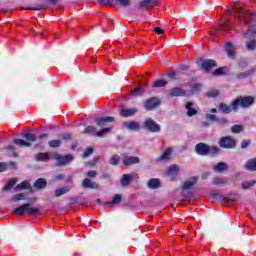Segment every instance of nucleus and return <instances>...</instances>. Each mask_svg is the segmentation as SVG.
I'll list each match as a JSON object with an SVG mask.
<instances>
[{
  "instance_id": "obj_53",
  "label": "nucleus",
  "mask_w": 256,
  "mask_h": 256,
  "mask_svg": "<svg viewBox=\"0 0 256 256\" xmlns=\"http://www.w3.org/2000/svg\"><path fill=\"white\" fill-rule=\"evenodd\" d=\"M251 145V140H243L241 143V149H247Z\"/></svg>"
},
{
  "instance_id": "obj_57",
  "label": "nucleus",
  "mask_w": 256,
  "mask_h": 256,
  "mask_svg": "<svg viewBox=\"0 0 256 256\" xmlns=\"http://www.w3.org/2000/svg\"><path fill=\"white\" fill-rule=\"evenodd\" d=\"M154 32L157 33V35H163V33H165L161 27H155Z\"/></svg>"
},
{
  "instance_id": "obj_41",
  "label": "nucleus",
  "mask_w": 256,
  "mask_h": 256,
  "mask_svg": "<svg viewBox=\"0 0 256 256\" xmlns=\"http://www.w3.org/2000/svg\"><path fill=\"white\" fill-rule=\"evenodd\" d=\"M167 85V81L163 79L155 80L152 87L159 88V87H165Z\"/></svg>"
},
{
  "instance_id": "obj_28",
  "label": "nucleus",
  "mask_w": 256,
  "mask_h": 256,
  "mask_svg": "<svg viewBox=\"0 0 256 256\" xmlns=\"http://www.w3.org/2000/svg\"><path fill=\"white\" fill-rule=\"evenodd\" d=\"M219 109L222 113H225L226 115H229L233 111V106H229L225 103H220Z\"/></svg>"
},
{
  "instance_id": "obj_19",
  "label": "nucleus",
  "mask_w": 256,
  "mask_h": 256,
  "mask_svg": "<svg viewBox=\"0 0 256 256\" xmlns=\"http://www.w3.org/2000/svg\"><path fill=\"white\" fill-rule=\"evenodd\" d=\"M155 5H157V0H143L140 2V9L153 8Z\"/></svg>"
},
{
  "instance_id": "obj_64",
  "label": "nucleus",
  "mask_w": 256,
  "mask_h": 256,
  "mask_svg": "<svg viewBox=\"0 0 256 256\" xmlns=\"http://www.w3.org/2000/svg\"><path fill=\"white\" fill-rule=\"evenodd\" d=\"M48 135L47 134H42L40 135V139H47Z\"/></svg>"
},
{
  "instance_id": "obj_58",
  "label": "nucleus",
  "mask_w": 256,
  "mask_h": 256,
  "mask_svg": "<svg viewBox=\"0 0 256 256\" xmlns=\"http://www.w3.org/2000/svg\"><path fill=\"white\" fill-rule=\"evenodd\" d=\"M213 75L215 76L223 75V68H218L214 70Z\"/></svg>"
},
{
  "instance_id": "obj_22",
  "label": "nucleus",
  "mask_w": 256,
  "mask_h": 256,
  "mask_svg": "<svg viewBox=\"0 0 256 256\" xmlns=\"http://www.w3.org/2000/svg\"><path fill=\"white\" fill-rule=\"evenodd\" d=\"M135 113H137L136 108H127V109H122L120 111L121 117H133V115H135Z\"/></svg>"
},
{
  "instance_id": "obj_17",
  "label": "nucleus",
  "mask_w": 256,
  "mask_h": 256,
  "mask_svg": "<svg viewBox=\"0 0 256 256\" xmlns=\"http://www.w3.org/2000/svg\"><path fill=\"white\" fill-rule=\"evenodd\" d=\"M115 121L114 117L106 116L102 118H97L95 122L97 123L98 127H104L106 123H113Z\"/></svg>"
},
{
  "instance_id": "obj_14",
  "label": "nucleus",
  "mask_w": 256,
  "mask_h": 256,
  "mask_svg": "<svg viewBox=\"0 0 256 256\" xmlns=\"http://www.w3.org/2000/svg\"><path fill=\"white\" fill-rule=\"evenodd\" d=\"M82 187L84 189H99L97 182L91 181L89 178H85L82 182Z\"/></svg>"
},
{
  "instance_id": "obj_16",
  "label": "nucleus",
  "mask_w": 256,
  "mask_h": 256,
  "mask_svg": "<svg viewBox=\"0 0 256 256\" xmlns=\"http://www.w3.org/2000/svg\"><path fill=\"white\" fill-rule=\"evenodd\" d=\"M123 127L129 129V131H139V129H141V125L139 124V122L135 121L124 122Z\"/></svg>"
},
{
  "instance_id": "obj_25",
  "label": "nucleus",
  "mask_w": 256,
  "mask_h": 256,
  "mask_svg": "<svg viewBox=\"0 0 256 256\" xmlns=\"http://www.w3.org/2000/svg\"><path fill=\"white\" fill-rule=\"evenodd\" d=\"M47 187V180L45 178H39L34 183V189H45Z\"/></svg>"
},
{
  "instance_id": "obj_3",
  "label": "nucleus",
  "mask_w": 256,
  "mask_h": 256,
  "mask_svg": "<svg viewBox=\"0 0 256 256\" xmlns=\"http://www.w3.org/2000/svg\"><path fill=\"white\" fill-rule=\"evenodd\" d=\"M12 213L13 215H25V213H27V215H37L39 209L33 208L31 204L26 203L14 209Z\"/></svg>"
},
{
  "instance_id": "obj_43",
  "label": "nucleus",
  "mask_w": 256,
  "mask_h": 256,
  "mask_svg": "<svg viewBox=\"0 0 256 256\" xmlns=\"http://www.w3.org/2000/svg\"><path fill=\"white\" fill-rule=\"evenodd\" d=\"M256 33V28L253 27V28H250L247 30L246 33H244V37H246V39H251V37H253V35H255Z\"/></svg>"
},
{
  "instance_id": "obj_20",
  "label": "nucleus",
  "mask_w": 256,
  "mask_h": 256,
  "mask_svg": "<svg viewBox=\"0 0 256 256\" xmlns=\"http://www.w3.org/2000/svg\"><path fill=\"white\" fill-rule=\"evenodd\" d=\"M169 94L171 97H184L185 95V90L181 89V88H171L169 90Z\"/></svg>"
},
{
  "instance_id": "obj_40",
  "label": "nucleus",
  "mask_w": 256,
  "mask_h": 256,
  "mask_svg": "<svg viewBox=\"0 0 256 256\" xmlns=\"http://www.w3.org/2000/svg\"><path fill=\"white\" fill-rule=\"evenodd\" d=\"M246 47L248 51H254V49H256V40L251 39L248 42H246Z\"/></svg>"
},
{
  "instance_id": "obj_21",
  "label": "nucleus",
  "mask_w": 256,
  "mask_h": 256,
  "mask_svg": "<svg viewBox=\"0 0 256 256\" xmlns=\"http://www.w3.org/2000/svg\"><path fill=\"white\" fill-rule=\"evenodd\" d=\"M199 177L193 176L190 179L186 180L182 186V189H191L195 183H197Z\"/></svg>"
},
{
  "instance_id": "obj_2",
  "label": "nucleus",
  "mask_w": 256,
  "mask_h": 256,
  "mask_svg": "<svg viewBox=\"0 0 256 256\" xmlns=\"http://www.w3.org/2000/svg\"><path fill=\"white\" fill-rule=\"evenodd\" d=\"M253 103H255V98H253L252 96L239 97L232 102V109L233 111H237V109H239V105L240 107L247 109L251 107Z\"/></svg>"
},
{
  "instance_id": "obj_59",
  "label": "nucleus",
  "mask_w": 256,
  "mask_h": 256,
  "mask_svg": "<svg viewBox=\"0 0 256 256\" xmlns=\"http://www.w3.org/2000/svg\"><path fill=\"white\" fill-rule=\"evenodd\" d=\"M180 71H189L190 67L189 65L181 64L179 66Z\"/></svg>"
},
{
  "instance_id": "obj_31",
  "label": "nucleus",
  "mask_w": 256,
  "mask_h": 256,
  "mask_svg": "<svg viewBox=\"0 0 256 256\" xmlns=\"http://www.w3.org/2000/svg\"><path fill=\"white\" fill-rule=\"evenodd\" d=\"M160 185H161V183L159 182V179L152 178L148 182L149 189H159Z\"/></svg>"
},
{
  "instance_id": "obj_12",
  "label": "nucleus",
  "mask_w": 256,
  "mask_h": 256,
  "mask_svg": "<svg viewBox=\"0 0 256 256\" xmlns=\"http://www.w3.org/2000/svg\"><path fill=\"white\" fill-rule=\"evenodd\" d=\"M139 157L137 156H125L122 160L123 165L129 167L131 165H137L139 163Z\"/></svg>"
},
{
  "instance_id": "obj_9",
  "label": "nucleus",
  "mask_w": 256,
  "mask_h": 256,
  "mask_svg": "<svg viewBox=\"0 0 256 256\" xmlns=\"http://www.w3.org/2000/svg\"><path fill=\"white\" fill-rule=\"evenodd\" d=\"M159 105H161L159 98L153 97L151 99H148L145 102L144 107H145V109H147V111H151V110L155 109L156 107H159Z\"/></svg>"
},
{
  "instance_id": "obj_37",
  "label": "nucleus",
  "mask_w": 256,
  "mask_h": 256,
  "mask_svg": "<svg viewBox=\"0 0 256 256\" xmlns=\"http://www.w3.org/2000/svg\"><path fill=\"white\" fill-rule=\"evenodd\" d=\"M119 161H121V156H119L118 154H114L113 156H111L109 163L110 165H119Z\"/></svg>"
},
{
  "instance_id": "obj_1",
  "label": "nucleus",
  "mask_w": 256,
  "mask_h": 256,
  "mask_svg": "<svg viewBox=\"0 0 256 256\" xmlns=\"http://www.w3.org/2000/svg\"><path fill=\"white\" fill-rule=\"evenodd\" d=\"M233 13H235V17L239 22L245 21L246 23H249L253 21V18H251V12L245 8L234 7L229 10V15H232Z\"/></svg>"
},
{
  "instance_id": "obj_33",
  "label": "nucleus",
  "mask_w": 256,
  "mask_h": 256,
  "mask_svg": "<svg viewBox=\"0 0 256 256\" xmlns=\"http://www.w3.org/2000/svg\"><path fill=\"white\" fill-rule=\"evenodd\" d=\"M71 188L69 187H62L60 189L55 190V197H61V195H65V193H69Z\"/></svg>"
},
{
  "instance_id": "obj_47",
  "label": "nucleus",
  "mask_w": 256,
  "mask_h": 256,
  "mask_svg": "<svg viewBox=\"0 0 256 256\" xmlns=\"http://www.w3.org/2000/svg\"><path fill=\"white\" fill-rule=\"evenodd\" d=\"M231 131L235 134L241 133L243 131V125H233Z\"/></svg>"
},
{
  "instance_id": "obj_39",
  "label": "nucleus",
  "mask_w": 256,
  "mask_h": 256,
  "mask_svg": "<svg viewBox=\"0 0 256 256\" xmlns=\"http://www.w3.org/2000/svg\"><path fill=\"white\" fill-rule=\"evenodd\" d=\"M15 183H17V178H12L3 188L4 191H11V189L13 188V185H15Z\"/></svg>"
},
{
  "instance_id": "obj_34",
  "label": "nucleus",
  "mask_w": 256,
  "mask_h": 256,
  "mask_svg": "<svg viewBox=\"0 0 256 256\" xmlns=\"http://www.w3.org/2000/svg\"><path fill=\"white\" fill-rule=\"evenodd\" d=\"M123 197L121 196V194H116L112 201L110 202H105V205H117L120 201H122Z\"/></svg>"
},
{
  "instance_id": "obj_63",
  "label": "nucleus",
  "mask_w": 256,
  "mask_h": 256,
  "mask_svg": "<svg viewBox=\"0 0 256 256\" xmlns=\"http://www.w3.org/2000/svg\"><path fill=\"white\" fill-rule=\"evenodd\" d=\"M48 3H50V5H59V0H48Z\"/></svg>"
},
{
  "instance_id": "obj_54",
  "label": "nucleus",
  "mask_w": 256,
  "mask_h": 256,
  "mask_svg": "<svg viewBox=\"0 0 256 256\" xmlns=\"http://www.w3.org/2000/svg\"><path fill=\"white\" fill-rule=\"evenodd\" d=\"M216 121L220 125H228V123H229V120H227V118H218Z\"/></svg>"
},
{
  "instance_id": "obj_42",
  "label": "nucleus",
  "mask_w": 256,
  "mask_h": 256,
  "mask_svg": "<svg viewBox=\"0 0 256 256\" xmlns=\"http://www.w3.org/2000/svg\"><path fill=\"white\" fill-rule=\"evenodd\" d=\"M221 150L217 146H208V155H218Z\"/></svg>"
},
{
  "instance_id": "obj_30",
  "label": "nucleus",
  "mask_w": 256,
  "mask_h": 256,
  "mask_svg": "<svg viewBox=\"0 0 256 256\" xmlns=\"http://www.w3.org/2000/svg\"><path fill=\"white\" fill-rule=\"evenodd\" d=\"M15 191H21L22 189H33L31 184L28 181H23L22 183L18 184L15 188Z\"/></svg>"
},
{
  "instance_id": "obj_49",
  "label": "nucleus",
  "mask_w": 256,
  "mask_h": 256,
  "mask_svg": "<svg viewBox=\"0 0 256 256\" xmlns=\"http://www.w3.org/2000/svg\"><path fill=\"white\" fill-rule=\"evenodd\" d=\"M86 177H88V179H95L97 177V171L95 170L88 171L86 173Z\"/></svg>"
},
{
  "instance_id": "obj_62",
  "label": "nucleus",
  "mask_w": 256,
  "mask_h": 256,
  "mask_svg": "<svg viewBox=\"0 0 256 256\" xmlns=\"http://www.w3.org/2000/svg\"><path fill=\"white\" fill-rule=\"evenodd\" d=\"M61 137L64 139V141L71 140V134H62Z\"/></svg>"
},
{
  "instance_id": "obj_48",
  "label": "nucleus",
  "mask_w": 256,
  "mask_h": 256,
  "mask_svg": "<svg viewBox=\"0 0 256 256\" xmlns=\"http://www.w3.org/2000/svg\"><path fill=\"white\" fill-rule=\"evenodd\" d=\"M255 180H252L250 182H244L242 183V189H250V187H253L255 185Z\"/></svg>"
},
{
  "instance_id": "obj_35",
  "label": "nucleus",
  "mask_w": 256,
  "mask_h": 256,
  "mask_svg": "<svg viewBox=\"0 0 256 256\" xmlns=\"http://www.w3.org/2000/svg\"><path fill=\"white\" fill-rule=\"evenodd\" d=\"M14 143L19 147H31V142H27L23 139H14Z\"/></svg>"
},
{
  "instance_id": "obj_46",
  "label": "nucleus",
  "mask_w": 256,
  "mask_h": 256,
  "mask_svg": "<svg viewBox=\"0 0 256 256\" xmlns=\"http://www.w3.org/2000/svg\"><path fill=\"white\" fill-rule=\"evenodd\" d=\"M26 11H41L42 9H47V6L45 5H39L38 7H28V8H23Z\"/></svg>"
},
{
  "instance_id": "obj_18",
  "label": "nucleus",
  "mask_w": 256,
  "mask_h": 256,
  "mask_svg": "<svg viewBox=\"0 0 256 256\" xmlns=\"http://www.w3.org/2000/svg\"><path fill=\"white\" fill-rule=\"evenodd\" d=\"M167 175L168 177H177V175H179V166L177 164L171 165L167 169Z\"/></svg>"
},
{
  "instance_id": "obj_60",
  "label": "nucleus",
  "mask_w": 256,
  "mask_h": 256,
  "mask_svg": "<svg viewBox=\"0 0 256 256\" xmlns=\"http://www.w3.org/2000/svg\"><path fill=\"white\" fill-rule=\"evenodd\" d=\"M3 171H7V164L1 162L0 163V173H3Z\"/></svg>"
},
{
  "instance_id": "obj_26",
  "label": "nucleus",
  "mask_w": 256,
  "mask_h": 256,
  "mask_svg": "<svg viewBox=\"0 0 256 256\" xmlns=\"http://www.w3.org/2000/svg\"><path fill=\"white\" fill-rule=\"evenodd\" d=\"M228 182L227 177H215L212 180L213 185H227Z\"/></svg>"
},
{
  "instance_id": "obj_6",
  "label": "nucleus",
  "mask_w": 256,
  "mask_h": 256,
  "mask_svg": "<svg viewBox=\"0 0 256 256\" xmlns=\"http://www.w3.org/2000/svg\"><path fill=\"white\" fill-rule=\"evenodd\" d=\"M97 131V128L93 127V126H88L85 128L84 133L88 134V135H95V137H103V135H105V133H109V131H111V128H103L102 130Z\"/></svg>"
},
{
  "instance_id": "obj_10",
  "label": "nucleus",
  "mask_w": 256,
  "mask_h": 256,
  "mask_svg": "<svg viewBox=\"0 0 256 256\" xmlns=\"http://www.w3.org/2000/svg\"><path fill=\"white\" fill-rule=\"evenodd\" d=\"M201 68L204 71H211L213 67H217V63H215V60L207 59V60H200Z\"/></svg>"
},
{
  "instance_id": "obj_4",
  "label": "nucleus",
  "mask_w": 256,
  "mask_h": 256,
  "mask_svg": "<svg viewBox=\"0 0 256 256\" xmlns=\"http://www.w3.org/2000/svg\"><path fill=\"white\" fill-rule=\"evenodd\" d=\"M218 145L222 149H235L237 147V140L231 136H224L220 138Z\"/></svg>"
},
{
  "instance_id": "obj_56",
  "label": "nucleus",
  "mask_w": 256,
  "mask_h": 256,
  "mask_svg": "<svg viewBox=\"0 0 256 256\" xmlns=\"http://www.w3.org/2000/svg\"><path fill=\"white\" fill-rule=\"evenodd\" d=\"M206 119L208 120V121H217V116H215V115H213V114H207L206 115Z\"/></svg>"
},
{
  "instance_id": "obj_29",
  "label": "nucleus",
  "mask_w": 256,
  "mask_h": 256,
  "mask_svg": "<svg viewBox=\"0 0 256 256\" xmlns=\"http://www.w3.org/2000/svg\"><path fill=\"white\" fill-rule=\"evenodd\" d=\"M187 115L188 117H193V115H197V111L193 108V102L186 103Z\"/></svg>"
},
{
  "instance_id": "obj_45",
  "label": "nucleus",
  "mask_w": 256,
  "mask_h": 256,
  "mask_svg": "<svg viewBox=\"0 0 256 256\" xmlns=\"http://www.w3.org/2000/svg\"><path fill=\"white\" fill-rule=\"evenodd\" d=\"M253 73H255V70H253V69L248 70L246 72H242V73L238 74V77H239V79H243L245 77H249L250 75H253Z\"/></svg>"
},
{
  "instance_id": "obj_38",
  "label": "nucleus",
  "mask_w": 256,
  "mask_h": 256,
  "mask_svg": "<svg viewBox=\"0 0 256 256\" xmlns=\"http://www.w3.org/2000/svg\"><path fill=\"white\" fill-rule=\"evenodd\" d=\"M62 143L63 142L61 140H51L48 142V145L51 149H57V147H61Z\"/></svg>"
},
{
  "instance_id": "obj_8",
  "label": "nucleus",
  "mask_w": 256,
  "mask_h": 256,
  "mask_svg": "<svg viewBox=\"0 0 256 256\" xmlns=\"http://www.w3.org/2000/svg\"><path fill=\"white\" fill-rule=\"evenodd\" d=\"M135 179H139V174L133 172L130 174H124L122 176V179L120 180V183L122 187H127L131 183V181H135Z\"/></svg>"
},
{
  "instance_id": "obj_24",
  "label": "nucleus",
  "mask_w": 256,
  "mask_h": 256,
  "mask_svg": "<svg viewBox=\"0 0 256 256\" xmlns=\"http://www.w3.org/2000/svg\"><path fill=\"white\" fill-rule=\"evenodd\" d=\"M173 153V148H167L164 153L158 158V161H169L171 159V154Z\"/></svg>"
},
{
  "instance_id": "obj_51",
  "label": "nucleus",
  "mask_w": 256,
  "mask_h": 256,
  "mask_svg": "<svg viewBox=\"0 0 256 256\" xmlns=\"http://www.w3.org/2000/svg\"><path fill=\"white\" fill-rule=\"evenodd\" d=\"M118 3H120V5H122V7H129V5H131V0H117Z\"/></svg>"
},
{
  "instance_id": "obj_13",
  "label": "nucleus",
  "mask_w": 256,
  "mask_h": 256,
  "mask_svg": "<svg viewBox=\"0 0 256 256\" xmlns=\"http://www.w3.org/2000/svg\"><path fill=\"white\" fill-rule=\"evenodd\" d=\"M231 31V24L227 21L222 22L218 27V31L214 32V35H219L220 33H229Z\"/></svg>"
},
{
  "instance_id": "obj_52",
  "label": "nucleus",
  "mask_w": 256,
  "mask_h": 256,
  "mask_svg": "<svg viewBox=\"0 0 256 256\" xmlns=\"http://www.w3.org/2000/svg\"><path fill=\"white\" fill-rule=\"evenodd\" d=\"M89 155H93V148H87V149L84 151L82 157L86 158V157H89Z\"/></svg>"
},
{
  "instance_id": "obj_44",
  "label": "nucleus",
  "mask_w": 256,
  "mask_h": 256,
  "mask_svg": "<svg viewBox=\"0 0 256 256\" xmlns=\"http://www.w3.org/2000/svg\"><path fill=\"white\" fill-rule=\"evenodd\" d=\"M206 95L209 99L219 97V90H211V91L207 92Z\"/></svg>"
},
{
  "instance_id": "obj_5",
  "label": "nucleus",
  "mask_w": 256,
  "mask_h": 256,
  "mask_svg": "<svg viewBox=\"0 0 256 256\" xmlns=\"http://www.w3.org/2000/svg\"><path fill=\"white\" fill-rule=\"evenodd\" d=\"M53 159L57 161L58 167H65V165L71 163L73 161V155L67 154L66 156H63L58 153H54Z\"/></svg>"
},
{
  "instance_id": "obj_61",
  "label": "nucleus",
  "mask_w": 256,
  "mask_h": 256,
  "mask_svg": "<svg viewBox=\"0 0 256 256\" xmlns=\"http://www.w3.org/2000/svg\"><path fill=\"white\" fill-rule=\"evenodd\" d=\"M168 77H170V79H175V77H177V72L175 71L168 72Z\"/></svg>"
},
{
  "instance_id": "obj_7",
  "label": "nucleus",
  "mask_w": 256,
  "mask_h": 256,
  "mask_svg": "<svg viewBox=\"0 0 256 256\" xmlns=\"http://www.w3.org/2000/svg\"><path fill=\"white\" fill-rule=\"evenodd\" d=\"M144 127L148 129V131H151V133H159V131H161V126L151 118H147L144 121Z\"/></svg>"
},
{
  "instance_id": "obj_11",
  "label": "nucleus",
  "mask_w": 256,
  "mask_h": 256,
  "mask_svg": "<svg viewBox=\"0 0 256 256\" xmlns=\"http://www.w3.org/2000/svg\"><path fill=\"white\" fill-rule=\"evenodd\" d=\"M195 151L196 153H198V155H202V156L209 155V145L205 143H199L196 145Z\"/></svg>"
},
{
  "instance_id": "obj_23",
  "label": "nucleus",
  "mask_w": 256,
  "mask_h": 256,
  "mask_svg": "<svg viewBox=\"0 0 256 256\" xmlns=\"http://www.w3.org/2000/svg\"><path fill=\"white\" fill-rule=\"evenodd\" d=\"M225 51L228 53V57H230V59L235 57V48L233 47V43L227 42L225 44Z\"/></svg>"
},
{
  "instance_id": "obj_36",
  "label": "nucleus",
  "mask_w": 256,
  "mask_h": 256,
  "mask_svg": "<svg viewBox=\"0 0 256 256\" xmlns=\"http://www.w3.org/2000/svg\"><path fill=\"white\" fill-rule=\"evenodd\" d=\"M23 137L28 140L27 143H35L37 141V137L33 133H24Z\"/></svg>"
},
{
  "instance_id": "obj_32",
  "label": "nucleus",
  "mask_w": 256,
  "mask_h": 256,
  "mask_svg": "<svg viewBox=\"0 0 256 256\" xmlns=\"http://www.w3.org/2000/svg\"><path fill=\"white\" fill-rule=\"evenodd\" d=\"M246 169L248 171H256V158H252L246 163Z\"/></svg>"
},
{
  "instance_id": "obj_50",
  "label": "nucleus",
  "mask_w": 256,
  "mask_h": 256,
  "mask_svg": "<svg viewBox=\"0 0 256 256\" xmlns=\"http://www.w3.org/2000/svg\"><path fill=\"white\" fill-rule=\"evenodd\" d=\"M23 199H25L24 193H20V194H16V195L12 196V200H14V201H21Z\"/></svg>"
},
{
  "instance_id": "obj_15",
  "label": "nucleus",
  "mask_w": 256,
  "mask_h": 256,
  "mask_svg": "<svg viewBox=\"0 0 256 256\" xmlns=\"http://www.w3.org/2000/svg\"><path fill=\"white\" fill-rule=\"evenodd\" d=\"M53 155H55V153H51V152H40L39 154H37L36 156V160L37 161H44L47 162L50 159H53Z\"/></svg>"
},
{
  "instance_id": "obj_27",
  "label": "nucleus",
  "mask_w": 256,
  "mask_h": 256,
  "mask_svg": "<svg viewBox=\"0 0 256 256\" xmlns=\"http://www.w3.org/2000/svg\"><path fill=\"white\" fill-rule=\"evenodd\" d=\"M214 171L217 173H221V171H227L229 169V165L225 162H219L217 165L214 166Z\"/></svg>"
},
{
  "instance_id": "obj_55",
  "label": "nucleus",
  "mask_w": 256,
  "mask_h": 256,
  "mask_svg": "<svg viewBox=\"0 0 256 256\" xmlns=\"http://www.w3.org/2000/svg\"><path fill=\"white\" fill-rule=\"evenodd\" d=\"M134 95H143V88L139 87L132 91Z\"/></svg>"
}]
</instances>
